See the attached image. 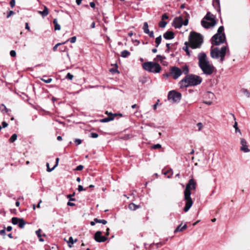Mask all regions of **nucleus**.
<instances>
[{
    "instance_id": "obj_1",
    "label": "nucleus",
    "mask_w": 250,
    "mask_h": 250,
    "mask_svg": "<svg viewBox=\"0 0 250 250\" xmlns=\"http://www.w3.org/2000/svg\"><path fill=\"white\" fill-rule=\"evenodd\" d=\"M198 65L206 75H211L215 69L214 66L209 62L206 54L204 52H201L198 55Z\"/></svg>"
},
{
    "instance_id": "obj_2",
    "label": "nucleus",
    "mask_w": 250,
    "mask_h": 250,
    "mask_svg": "<svg viewBox=\"0 0 250 250\" xmlns=\"http://www.w3.org/2000/svg\"><path fill=\"white\" fill-rule=\"evenodd\" d=\"M196 188V182L193 179H190L186 185L184 190V201L185 206L184 208V211L187 212L193 205V201L191 198V190H194Z\"/></svg>"
},
{
    "instance_id": "obj_3",
    "label": "nucleus",
    "mask_w": 250,
    "mask_h": 250,
    "mask_svg": "<svg viewBox=\"0 0 250 250\" xmlns=\"http://www.w3.org/2000/svg\"><path fill=\"white\" fill-rule=\"evenodd\" d=\"M202 82V78L194 74H187L179 83L180 88L194 86L200 84Z\"/></svg>"
},
{
    "instance_id": "obj_4",
    "label": "nucleus",
    "mask_w": 250,
    "mask_h": 250,
    "mask_svg": "<svg viewBox=\"0 0 250 250\" xmlns=\"http://www.w3.org/2000/svg\"><path fill=\"white\" fill-rule=\"evenodd\" d=\"M229 52L228 45H224L220 48L219 47L211 48L210 50V56L213 59L220 58V62H223L227 53Z\"/></svg>"
},
{
    "instance_id": "obj_5",
    "label": "nucleus",
    "mask_w": 250,
    "mask_h": 250,
    "mask_svg": "<svg viewBox=\"0 0 250 250\" xmlns=\"http://www.w3.org/2000/svg\"><path fill=\"white\" fill-rule=\"evenodd\" d=\"M188 40L189 47L192 49L200 48L203 42V38L202 35L193 31L190 33Z\"/></svg>"
},
{
    "instance_id": "obj_6",
    "label": "nucleus",
    "mask_w": 250,
    "mask_h": 250,
    "mask_svg": "<svg viewBox=\"0 0 250 250\" xmlns=\"http://www.w3.org/2000/svg\"><path fill=\"white\" fill-rule=\"evenodd\" d=\"M223 26L219 27L217 33L213 36L211 38V44L213 45H219L226 41V36L224 32Z\"/></svg>"
},
{
    "instance_id": "obj_7",
    "label": "nucleus",
    "mask_w": 250,
    "mask_h": 250,
    "mask_svg": "<svg viewBox=\"0 0 250 250\" xmlns=\"http://www.w3.org/2000/svg\"><path fill=\"white\" fill-rule=\"evenodd\" d=\"M169 70L170 77L175 80L177 79L182 73L187 75L189 73L188 67L187 65H184L182 69L175 66H172L170 67Z\"/></svg>"
},
{
    "instance_id": "obj_8",
    "label": "nucleus",
    "mask_w": 250,
    "mask_h": 250,
    "mask_svg": "<svg viewBox=\"0 0 250 250\" xmlns=\"http://www.w3.org/2000/svg\"><path fill=\"white\" fill-rule=\"evenodd\" d=\"M216 24L215 17L209 12H207L201 21L202 26L206 29L214 27Z\"/></svg>"
},
{
    "instance_id": "obj_9",
    "label": "nucleus",
    "mask_w": 250,
    "mask_h": 250,
    "mask_svg": "<svg viewBox=\"0 0 250 250\" xmlns=\"http://www.w3.org/2000/svg\"><path fill=\"white\" fill-rule=\"evenodd\" d=\"M142 66L145 70L154 73H158L162 69L161 66L159 63L153 62H144Z\"/></svg>"
},
{
    "instance_id": "obj_10",
    "label": "nucleus",
    "mask_w": 250,
    "mask_h": 250,
    "mask_svg": "<svg viewBox=\"0 0 250 250\" xmlns=\"http://www.w3.org/2000/svg\"><path fill=\"white\" fill-rule=\"evenodd\" d=\"M188 23V20L186 15L185 20L184 21L183 16H180L178 17L175 18L173 21L172 25L175 28H180L184 25H187Z\"/></svg>"
},
{
    "instance_id": "obj_11",
    "label": "nucleus",
    "mask_w": 250,
    "mask_h": 250,
    "mask_svg": "<svg viewBox=\"0 0 250 250\" xmlns=\"http://www.w3.org/2000/svg\"><path fill=\"white\" fill-rule=\"evenodd\" d=\"M181 94L175 90L169 91L167 95L168 100L171 101L173 103L179 102L181 100Z\"/></svg>"
},
{
    "instance_id": "obj_12",
    "label": "nucleus",
    "mask_w": 250,
    "mask_h": 250,
    "mask_svg": "<svg viewBox=\"0 0 250 250\" xmlns=\"http://www.w3.org/2000/svg\"><path fill=\"white\" fill-rule=\"evenodd\" d=\"M102 233L101 231H97L94 235V239L98 242H105L107 238L102 235Z\"/></svg>"
},
{
    "instance_id": "obj_13",
    "label": "nucleus",
    "mask_w": 250,
    "mask_h": 250,
    "mask_svg": "<svg viewBox=\"0 0 250 250\" xmlns=\"http://www.w3.org/2000/svg\"><path fill=\"white\" fill-rule=\"evenodd\" d=\"M118 115H119L120 116H122L123 115L122 114H112L110 113V115L108 116L107 117L103 118L102 119H101L100 120V122L101 123H107L109 121H112L114 119L115 117Z\"/></svg>"
},
{
    "instance_id": "obj_14",
    "label": "nucleus",
    "mask_w": 250,
    "mask_h": 250,
    "mask_svg": "<svg viewBox=\"0 0 250 250\" xmlns=\"http://www.w3.org/2000/svg\"><path fill=\"white\" fill-rule=\"evenodd\" d=\"M240 143L242 146L240 148V150L241 151L244 152H248L250 151V150L248 148V146L247 145V143L245 139L241 138Z\"/></svg>"
},
{
    "instance_id": "obj_15",
    "label": "nucleus",
    "mask_w": 250,
    "mask_h": 250,
    "mask_svg": "<svg viewBox=\"0 0 250 250\" xmlns=\"http://www.w3.org/2000/svg\"><path fill=\"white\" fill-rule=\"evenodd\" d=\"M163 37L166 40H171L174 38V34L172 31H167L164 33Z\"/></svg>"
},
{
    "instance_id": "obj_16",
    "label": "nucleus",
    "mask_w": 250,
    "mask_h": 250,
    "mask_svg": "<svg viewBox=\"0 0 250 250\" xmlns=\"http://www.w3.org/2000/svg\"><path fill=\"white\" fill-rule=\"evenodd\" d=\"M38 12L42 16V17H46L49 14L48 9L46 6H44V9L43 11H39Z\"/></svg>"
},
{
    "instance_id": "obj_17",
    "label": "nucleus",
    "mask_w": 250,
    "mask_h": 250,
    "mask_svg": "<svg viewBox=\"0 0 250 250\" xmlns=\"http://www.w3.org/2000/svg\"><path fill=\"white\" fill-rule=\"evenodd\" d=\"M213 6L217 11H220V1L219 0H215L212 3Z\"/></svg>"
},
{
    "instance_id": "obj_18",
    "label": "nucleus",
    "mask_w": 250,
    "mask_h": 250,
    "mask_svg": "<svg viewBox=\"0 0 250 250\" xmlns=\"http://www.w3.org/2000/svg\"><path fill=\"white\" fill-rule=\"evenodd\" d=\"M140 208V206L136 205L133 203L129 204L128 205V208L131 210H135L137 208Z\"/></svg>"
},
{
    "instance_id": "obj_19",
    "label": "nucleus",
    "mask_w": 250,
    "mask_h": 250,
    "mask_svg": "<svg viewBox=\"0 0 250 250\" xmlns=\"http://www.w3.org/2000/svg\"><path fill=\"white\" fill-rule=\"evenodd\" d=\"M188 44H189V43L187 42H185V46L183 47V49L186 52V54L188 56H190V53L189 50L188 49Z\"/></svg>"
},
{
    "instance_id": "obj_20",
    "label": "nucleus",
    "mask_w": 250,
    "mask_h": 250,
    "mask_svg": "<svg viewBox=\"0 0 250 250\" xmlns=\"http://www.w3.org/2000/svg\"><path fill=\"white\" fill-rule=\"evenodd\" d=\"M165 59H166L165 56L157 55L156 57L154 59V61L155 62L160 61L161 63H163Z\"/></svg>"
},
{
    "instance_id": "obj_21",
    "label": "nucleus",
    "mask_w": 250,
    "mask_h": 250,
    "mask_svg": "<svg viewBox=\"0 0 250 250\" xmlns=\"http://www.w3.org/2000/svg\"><path fill=\"white\" fill-rule=\"evenodd\" d=\"M53 23L54 24L55 30H60L61 29V26L58 24L57 19H54L53 20Z\"/></svg>"
},
{
    "instance_id": "obj_22",
    "label": "nucleus",
    "mask_w": 250,
    "mask_h": 250,
    "mask_svg": "<svg viewBox=\"0 0 250 250\" xmlns=\"http://www.w3.org/2000/svg\"><path fill=\"white\" fill-rule=\"evenodd\" d=\"M182 226V225H179L177 228L176 229H175L174 230V232L176 233L177 232H178V231H183L184 230H185V229H187V226L186 224H185L182 228L181 229H180V227H181V226Z\"/></svg>"
},
{
    "instance_id": "obj_23",
    "label": "nucleus",
    "mask_w": 250,
    "mask_h": 250,
    "mask_svg": "<svg viewBox=\"0 0 250 250\" xmlns=\"http://www.w3.org/2000/svg\"><path fill=\"white\" fill-rule=\"evenodd\" d=\"M182 226V225H179L177 228L176 229H175L174 230V232L176 233L177 232H178V231H183L184 230H185V229H187V226L186 224H185L182 228L181 229H180V227H181V226Z\"/></svg>"
},
{
    "instance_id": "obj_24",
    "label": "nucleus",
    "mask_w": 250,
    "mask_h": 250,
    "mask_svg": "<svg viewBox=\"0 0 250 250\" xmlns=\"http://www.w3.org/2000/svg\"><path fill=\"white\" fill-rule=\"evenodd\" d=\"M26 224V222L24 220L23 218H20L19 222L18 223V226L20 228L22 229L24 228L25 225Z\"/></svg>"
},
{
    "instance_id": "obj_25",
    "label": "nucleus",
    "mask_w": 250,
    "mask_h": 250,
    "mask_svg": "<svg viewBox=\"0 0 250 250\" xmlns=\"http://www.w3.org/2000/svg\"><path fill=\"white\" fill-rule=\"evenodd\" d=\"M130 55V52L126 50H125L121 52V57L123 58H126Z\"/></svg>"
},
{
    "instance_id": "obj_26",
    "label": "nucleus",
    "mask_w": 250,
    "mask_h": 250,
    "mask_svg": "<svg viewBox=\"0 0 250 250\" xmlns=\"http://www.w3.org/2000/svg\"><path fill=\"white\" fill-rule=\"evenodd\" d=\"M41 229H39L38 230L36 231V234H37L38 237L39 238V241L40 242H43L44 239L42 238V234H41Z\"/></svg>"
},
{
    "instance_id": "obj_27",
    "label": "nucleus",
    "mask_w": 250,
    "mask_h": 250,
    "mask_svg": "<svg viewBox=\"0 0 250 250\" xmlns=\"http://www.w3.org/2000/svg\"><path fill=\"white\" fill-rule=\"evenodd\" d=\"M17 139V135L16 134H13L10 138L9 139V142L10 143H12L15 142Z\"/></svg>"
},
{
    "instance_id": "obj_28",
    "label": "nucleus",
    "mask_w": 250,
    "mask_h": 250,
    "mask_svg": "<svg viewBox=\"0 0 250 250\" xmlns=\"http://www.w3.org/2000/svg\"><path fill=\"white\" fill-rule=\"evenodd\" d=\"M0 110L1 111V112L4 113L7 112L8 109L6 108V107L4 104H1L0 105Z\"/></svg>"
},
{
    "instance_id": "obj_29",
    "label": "nucleus",
    "mask_w": 250,
    "mask_h": 250,
    "mask_svg": "<svg viewBox=\"0 0 250 250\" xmlns=\"http://www.w3.org/2000/svg\"><path fill=\"white\" fill-rule=\"evenodd\" d=\"M143 29L144 30V32L146 33V32H148L149 29H148V25L147 22H145L144 23Z\"/></svg>"
},
{
    "instance_id": "obj_30",
    "label": "nucleus",
    "mask_w": 250,
    "mask_h": 250,
    "mask_svg": "<svg viewBox=\"0 0 250 250\" xmlns=\"http://www.w3.org/2000/svg\"><path fill=\"white\" fill-rule=\"evenodd\" d=\"M94 221L96 222V223H102L104 225H105L107 223V221L104 219H98V218H95Z\"/></svg>"
},
{
    "instance_id": "obj_31",
    "label": "nucleus",
    "mask_w": 250,
    "mask_h": 250,
    "mask_svg": "<svg viewBox=\"0 0 250 250\" xmlns=\"http://www.w3.org/2000/svg\"><path fill=\"white\" fill-rule=\"evenodd\" d=\"M20 220V218H18L17 217H13L12 218L11 222L13 225H18Z\"/></svg>"
},
{
    "instance_id": "obj_32",
    "label": "nucleus",
    "mask_w": 250,
    "mask_h": 250,
    "mask_svg": "<svg viewBox=\"0 0 250 250\" xmlns=\"http://www.w3.org/2000/svg\"><path fill=\"white\" fill-rule=\"evenodd\" d=\"M46 76H43V78L41 79V80L45 83H50L52 81V79L51 78H48V79H44V77H46Z\"/></svg>"
},
{
    "instance_id": "obj_33",
    "label": "nucleus",
    "mask_w": 250,
    "mask_h": 250,
    "mask_svg": "<svg viewBox=\"0 0 250 250\" xmlns=\"http://www.w3.org/2000/svg\"><path fill=\"white\" fill-rule=\"evenodd\" d=\"M162 40L161 36L160 35L159 37H157L155 40V43H156V47H158L160 44Z\"/></svg>"
},
{
    "instance_id": "obj_34",
    "label": "nucleus",
    "mask_w": 250,
    "mask_h": 250,
    "mask_svg": "<svg viewBox=\"0 0 250 250\" xmlns=\"http://www.w3.org/2000/svg\"><path fill=\"white\" fill-rule=\"evenodd\" d=\"M76 241H77V239H76L75 241H74L72 237H70L69 238V240L68 241L69 247H71L72 245H73L74 243V242H76Z\"/></svg>"
},
{
    "instance_id": "obj_35",
    "label": "nucleus",
    "mask_w": 250,
    "mask_h": 250,
    "mask_svg": "<svg viewBox=\"0 0 250 250\" xmlns=\"http://www.w3.org/2000/svg\"><path fill=\"white\" fill-rule=\"evenodd\" d=\"M167 22L164 21H161L159 23V26L161 28H164L166 26Z\"/></svg>"
},
{
    "instance_id": "obj_36",
    "label": "nucleus",
    "mask_w": 250,
    "mask_h": 250,
    "mask_svg": "<svg viewBox=\"0 0 250 250\" xmlns=\"http://www.w3.org/2000/svg\"><path fill=\"white\" fill-rule=\"evenodd\" d=\"M161 147L162 146L159 144H155L151 146V148L153 149H160Z\"/></svg>"
},
{
    "instance_id": "obj_37",
    "label": "nucleus",
    "mask_w": 250,
    "mask_h": 250,
    "mask_svg": "<svg viewBox=\"0 0 250 250\" xmlns=\"http://www.w3.org/2000/svg\"><path fill=\"white\" fill-rule=\"evenodd\" d=\"M241 90L242 93L245 94L247 97H250V92H249L247 89H242Z\"/></svg>"
},
{
    "instance_id": "obj_38",
    "label": "nucleus",
    "mask_w": 250,
    "mask_h": 250,
    "mask_svg": "<svg viewBox=\"0 0 250 250\" xmlns=\"http://www.w3.org/2000/svg\"><path fill=\"white\" fill-rule=\"evenodd\" d=\"M75 192H73L72 194H68L67 195V198L69 199V201H75L76 199L72 198V197L75 196Z\"/></svg>"
},
{
    "instance_id": "obj_39",
    "label": "nucleus",
    "mask_w": 250,
    "mask_h": 250,
    "mask_svg": "<svg viewBox=\"0 0 250 250\" xmlns=\"http://www.w3.org/2000/svg\"><path fill=\"white\" fill-rule=\"evenodd\" d=\"M68 41H70V42L71 43H74L76 42V36H74L71 38H70L69 39H68L67 41H66L65 42H67Z\"/></svg>"
},
{
    "instance_id": "obj_40",
    "label": "nucleus",
    "mask_w": 250,
    "mask_h": 250,
    "mask_svg": "<svg viewBox=\"0 0 250 250\" xmlns=\"http://www.w3.org/2000/svg\"><path fill=\"white\" fill-rule=\"evenodd\" d=\"M66 42H62V43H57L53 48V50L54 51H56L57 49V48L59 46H60V45L61 44H64Z\"/></svg>"
},
{
    "instance_id": "obj_41",
    "label": "nucleus",
    "mask_w": 250,
    "mask_h": 250,
    "mask_svg": "<svg viewBox=\"0 0 250 250\" xmlns=\"http://www.w3.org/2000/svg\"><path fill=\"white\" fill-rule=\"evenodd\" d=\"M46 167H47V171L48 172H51V171H52L53 170H54L55 169L54 166L53 167H52V168H50L49 167V164L48 163H46Z\"/></svg>"
},
{
    "instance_id": "obj_42",
    "label": "nucleus",
    "mask_w": 250,
    "mask_h": 250,
    "mask_svg": "<svg viewBox=\"0 0 250 250\" xmlns=\"http://www.w3.org/2000/svg\"><path fill=\"white\" fill-rule=\"evenodd\" d=\"M230 114H231V115L233 117V119H234V121H235V123H234V125H233V127H234V128H237V127H238V126H237V122H236V118H235V116H234V115L233 114H232V113H230Z\"/></svg>"
},
{
    "instance_id": "obj_43",
    "label": "nucleus",
    "mask_w": 250,
    "mask_h": 250,
    "mask_svg": "<svg viewBox=\"0 0 250 250\" xmlns=\"http://www.w3.org/2000/svg\"><path fill=\"white\" fill-rule=\"evenodd\" d=\"M98 134L97 133L92 132L90 134V136L93 138H96L98 137Z\"/></svg>"
},
{
    "instance_id": "obj_44",
    "label": "nucleus",
    "mask_w": 250,
    "mask_h": 250,
    "mask_svg": "<svg viewBox=\"0 0 250 250\" xmlns=\"http://www.w3.org/2000/svg\"><path fill=\"white\" fill-rule=\"evenodd\" d=\"M73 78V75L70 73H67V75L66 76V78L71 80Z\"/></svg>"
},
{
    "instance_id": "obj_45",
    "label": "nucleus",
    "mask_w": 250,
    "mask_h": 250,
    "mask_svg": "<svg viewBox=\"0 0 250 250\" xmlns=\"http://www.w3.org/2000/svg\"><path fill=\"white\" fill-rule=\"evenodd\" d=\"M78 190L79 192H81L83 190H86V188H84L82 185H79L78 187Z\"/></svg>"
},
{
    "instance_id": "obj_46",
    "label": "nucleus",
    "mask_w": 250,
    "mask_h": 250,
    "mask_svg": "<svg viewBox=\"0 0 250 250\" xmlns=\"http://www.w3.org/2000/svg\"><path fill=\"white\" fill-rule=\"evenodd\" d=\"M110 71L112 73H119V71L117 70V68H112L110 69Z\"/></svg>"
},
{
    "instance_id": "obj_47",
    "label": "nucleus",
    "mask_w": 250,
    "mask_h": 250,
    "mask_svg": "<svg viewBox=\"0 0 250 250\" xmlns=\"http://www.w3.org/2000/svg\"><path fill=\"white\" fill-rule=\"evenodd\" d=\"M168 19V16L166 13L164 14L162 16V20L164 21Z\"/></svg>"
},
{
    "instance_id": "obj_48",
    "label": "nucleus",
    "mask_w": 250,
    "mask_h": 250,
    "mask_svg": "<svg viewBox=\"0 0 250 250\" xmlns=\"http://www.w3.org/2000/svg\"><path fill=\"white\" fill-rule=\"evenodd\" d=\"M67 49V48L66 46H62V47H61L60 48H59V50L61 52H65L66 51V50Z\"/></svg>"
},
{
    "instance_id": "obj_49",
    "label": "nucleus",
    "mask_w": 250,
    "mask_h": 250,
    "mask_svg": "<svg viewBox=\"0 0 250 250\" xmlns=\"http://www.w3.org/2000/svg\"><path fill=\"white\" fill-rule=\"evenodd\" d=\"M146 34H147L149 35V36L151 38H154V33L153 31H148V32H146Z\"/></svg>"
},
{
    "instance_id": "obj_50",
    "label": "nucleus",
    "mask_w": 250,
    "mask_h": 250,
    "mask_svg": "<svg viewBox=\"0 0 250 250\" xmlns=\"http://www.w3.org/2000/svg\"><path fill=\"white\" fill-rule=\"evenodd\" d=\"M74 142L77 145H79L82 143V140L80 139H76L74 141Z\"/></svg>"
},
{
    "instance_id": "obj_51",
    "label": "nucleus",
    "mask_w": 250,
    "mask_h": 250,
    "mask_svg": "<svg viewBox=\"0 0 250 250\" xmlns=\"http://www.w3.org/2000/svg\"><path fill=\"white\" fill-rule=\"evenodd\" d=\"M83 168V166L82 165H79L77 166L75 169L76 170L80 171L82 170Z\"/></svg>"
},
{
    "instance_id": "obj_52",
    "label": "nucleus",
    "mask_w": 250,
    "mask_h": 250,
    "mask_svg": "<svg viewBox=\"0 0 250 250\" xmlns=\"http://www.w3.org/2000/svg\"><path fill=\"white\" fill-rule=\"evenodd\" d=\"M10 56L12 57H14L16 56V52H15V51L14 50H11L10 52Z\"/></svg>"
},
{
    "instance_id": "obj_53",
    "label": "nucleus",
    "mask_w": 250,
    "mask_h": 250,
    "mask_svg": "<svg viewBox=\"0 0 250 250\" xmlns=\"http://www.w3.org/2000/svg\"><path fill=\"white\" fill-rule=\"evenodd\" d=\"M197 125L198 127L199 130H201L203 127V125H202V124L201 123H198L197 124Z\"/></svg>"
},
{
    "instance_id": "obj_54",
    "label": "nucleus",
    "mask_w": 250,
    "mask_h": 250,
    "mask_svg": "<svg viewBox=\"0 0 250 250\" xmlns=\"http://www.w3.org/2000/svg\"><path fill=\"white\" fill-rule=\"evenodd\" d=\"M10 4L11 7H14L15 5V0H11L10 2Z\"/></svg>"
},
{
    "instance_id": "obj_55",
    "label": "nucleus",
    "mask_w": 250,
    "mask_h": 250,
    "mask_svg": "<svg viewBox=\"0 0 250 250\" xmlns=\"http://www.w3.org/2000/svg\"><path fill=\"white\" fill-rule=\"evenodd\" d=\"M70 201H69V202H68V203L67 204V206H71V207L75 206V204L74 203L71 202Z\"/></svg>"
},
{
    "instance_id": "obj_56",
    "label": "nucleus",
    "mask_w": 250,
    "mask_h": 250,
    "mask_svg": "<svg viewBox=\"0 0 250 250\" xmlns=\"http://www.w3.org/2000/svg\"><path fill=\"white\" fill-rule=\"evenodd\" d=\"M2 128H5V127H6L7 126H8V124L5 122V121H3L2 122Z\"/></svg>"
},
{
    "instance_id": "obj_57",
    "label": "nucleus",
    "mask_w": 250,
    "mask_h": 250,
    "mask_svg": "<svg viewBox=\"0 0 250 250\" xmlns=\"http://www.w3.org/2000/svg\"><path fill=\"white\" fill-rule=\"evenodd\" d=\"M14 14V12L13 11H9L8 15H7V18H8L10 17L11 15Z\"/></svg>"
},
{
    "instance_id": "obj_58",
    "label": "nucleus",
    "mask_w": 250,
    "mask_h": 250,
    "mask_svg": "<svg viewBox=\"0 0 250 250\" xmlns=\"http://www.w3.org/2000/svg\"><path fill=\"white\" fill-rule=\"evenodd\" d=\"M0 234L1 235H5V229L0 230Z\"/></svg>"
},
{
    "instance_id": "obj_59",
    "label": "nucleus",
    "mask_w": 250,
    "mask_h": 250,
    "mask_svg": "<svg viewBox=\"0 0 250 250\" xmlns=\"http://www.w3.org/2000/svg\"><path fill=\"white\" fill-rule=\"evenodd\" d=\"M164 77H165V78H168L169 77H170V70H169V73H165L164 74Z\"/></svg>"
},
{
    "instance_id": "obj_60",
    "label": "nucleus",
    "mask_w": 250,
    "mask_h": 250,
    "mask_svg": "<svg viewBox=\"0 0 250 250\" xmlns=\"http://www.w3.org/2000/svg\"><path fill=\"white\" fill-rule=\"evenodd\" d=\"M59 158H57L56 159V164H55V165L54 166V167H55V168L58 166V163H59Z\"/></svg>"
},
{
    "instance_id": "obj_61",
    "label": "nucleus",
    "mask_w": 250,
    "mask_h": 250,
    "mask_svg": "<svg viewBox=\"0 0 250 250\" xmlns=\"http://www.w3.org/2000/svg\"><path fill=\"white\" fill-rule=\"evenodd\" d=\"M25 29L28 30V31H30V27H29L28 23L27 22L25 23Z\"/></svg>"
},
{
    "instance_id": "obj_62",
    "label": "nucleus",
    "mask_w": 250,
    "mask_h": 250,
    "mask_svg": "<svg viewBox=\"0 0 250 250\" xmlns=\"http://www.w3.org/2000/svg\"><path fill=\"white\" fill-rule=\"evenodd\" d=\"M90 6L92 8H95V3L94 2H90Z\"/></svg>"
},
{
    "instance_id": "obj_63",
    "label": "nucleus",
    "mask_w": 250,
    "mask_h": 250,
    "mask_svg": "<svg viewBox=\"0 0 250 250\" xmlns=\"http://www.w3.org/2000/svg\"><path fill=\"white\" fill-rule=\"evenodd\" d=\"M12 229V228L11 226H8L6 228V230L7 231H10Z\"/></svg>"
},
{
    "instance_id": "obj_64",
    "label": "nucleus",
    "mask_w": 250,
    "mask_h": 250,
    "mask_svg": "<svg viewBox=\"0 0 250 250\" xmlns=\"http://www.w3.org/2000/svg\"><path fill=\"white\" fill-rule=\"evenodd\" d=\"M83 0H76V3L78 4V5H80L82 3V1Z\"/></svg>"
}]
</instances>
